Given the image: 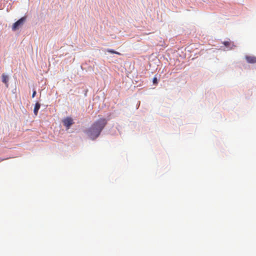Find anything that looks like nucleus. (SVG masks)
I'll return each mask as SVG.
<instances>
[{
	"label": "nucleus",
	"instance_id": "f257e3e1",
	"mask_svg": "<svg viewBox=\"0 0 256 256\" xmlns=\"http://www.w3.org/2000/svg\"><path fill=\"white\" fill-rule=\"evenodd\" d=\"M107 124L106 118H100L95 122L88 130L86 133L90 138L92 140L96 138Z\"/></svg>",
	"mask_w": 256,
	"mask_h": 256
},
{
	"label": "nucleus",
	"instance_id": "f03ea898",
	"mask_svg": "<svg viewBox=\"0 0 256 256\" xmlns=\"http://www.w3.org/2000/svg\"><path fill=\"white\" fill-rule=\"evenodd\" d=\"M26 20V17H22L18 20L17 22L14 24L12 27V30L15 31L17 29H18L20 27H21L24 24Z\"/></svg>",
	"mask_w": 256,
	"mask_h": 256
},
{
	"label": "nucleus",
	"instance_id": "7ed1b4c3",
	"mask_svg": "<svg viewBox=\"0 0 256 256\" xmlns=\"http://www.w3.org/2000/svg\"><path fill=\"white\" fill-rule=\"evenodd\" d=\"M64 125L68 129L74 124L73 120L70 117H67L62 120Z\"/></svg>",
	"mask_w": 256,
	"mask_h": 256
},
{
	"label": "nucleus",
	"instance_id": "20e7f679",
	"mask_svg": "<svg viewBox=\"0 0 256 256\" xmlns=\"http://www.w3.org/2000/svg\"><path fill=\"white\" fill-rule=\"evenodd\" d=\"M245 58L248 63H250V64L256 63V56H246Z\"/></svg>",
	"mask_w": 256,
	"mask_h": 256
},
{
	"label": "nucleus",
	"instance_id": "39448f33",
	"mask_svg": "<svg viewBox=\"0 0 256 256\" xmlns=\"http://www.w3.org/2000/svg\"><path fill=\"white\" fill-rule=\"evenodd\" d=\"M40 106V104L38 102H36L35 104L34 112L36 116L38 114V110H39Z\"/></svg>",
	"mask_w": 256,
	"mask_h": 256
},
{
	"label": "nucleus",
	"instance_id": "423d86ee",
	"mask_svg": "<svg viewBox=\"0 0 256 256\" xmlns=\"http://www.w3.org/2000/svg\"><path fill=\"white\" fill-rule=\"evenodd\" d=\"M8 76L5 74H2V81L3 82H4L6 84H7L8 82Z\"/></svg>",
	"mask_w": 256,
	"mask_h": 256
},
{
	"label": "nucleus",
	"instance_id": "0eeeda50",
	"mask_svg": "<svg viewBox=\"0 0 256 256\" xmlns=\"http://www.w3.org/2000/svg\"><path fill=\"white\" fill-rule=\"evenodd\" d=\"M106 51L110 53H111V54H118V55H120V54L118 52H116L115 50H112V49H107L106 50Z\"/></svg>",
	"mask_w": 256,
	"mask_h": 256
},
{
	"label": "nucleus",
	"instance_id": "6e6552de",
	"mask_svg": "<svg viewBox=\"0 0 256 256\" xmlns=\"http://www.w3.org/2000/svg\"><path fill=\"white\" fill-rule=\"evenodd\" d=\"M224 44L227 48H230L231 46L233 44L230 42L225 41L223 42Z\"/></svg>",
	"mask_w": 256,
	"mask_h": 256
},
{
	"label": "nucleus",
	"instance_id": "1a4fd4ad",
	"mask_svg": "<svg viewBox=\"0 0 256 256\" xmlns=\"http://www.w3.org/2000/svg\"><path fill=\"white\" fill-rule=\"evenodd\" d=\"M153 83L155 84H158V79L156 77H154V78H153Z\"/></svg>",
	"mask_w": 256,
	"mask_h": 256
},
{
	"label": "nucleus",
	"instance_id": "9d476101",
	"mask_svg": "<svg viewBox=\"0 0 256 256\" xmlns=\"http://www.w3.org/2000/svg\"><path fill=\"white\" fill-rule=\"evenodd\" d=\"M36 90H34V91L33 92V93H32V98H34V97L35 96H36Z\"/></svg>",
	"mask_w": 256,
	"mask_h": 256
}]
</instances>
